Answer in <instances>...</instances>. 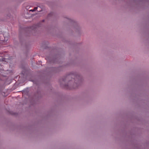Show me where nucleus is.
<instances>
[{"mask_svg": "<svg viewBox=\"0 0 149 149\" xmlns=\"http://www.w3.org/2000/svg\"><path fill=\"white\" fill-rule=\"evenodd\" d=\"M6 40H7L8 39V38H6Z\"/></svg>", "mask_w": 149, "mask_h": 149, "instance_id": "f03ea898", "label": "nucleus"}, {"mask_svg": "<svg viewBox=\"0 0 149 149\" xmlns=\"http://www.w3.org/2000/svg\"><path fill=\"white\" fill-rule=\"evenodd\" d=\"M37 8H38L37 7H35L33 9L31 10H30V11H35L37 9Z\"/></svg>", "mask_w": 149, "mask_h": 149, "instance_id": "f257e3e1", "label": "nucleus"}, {"mask_svg": "<svg viewBox=\"0 0 149 149\" xmlns=\"http://www.w3.org/2000/svg\"><path fill=\"white\" fill-rule=\"evenodd\" d=\"M0 61H1V59H0Z\"/></svg>", "mask_w": 149, "mask_h": 149, "instance_id": "7ed1b4c3", "label": "nucleus"}]
</instances>
